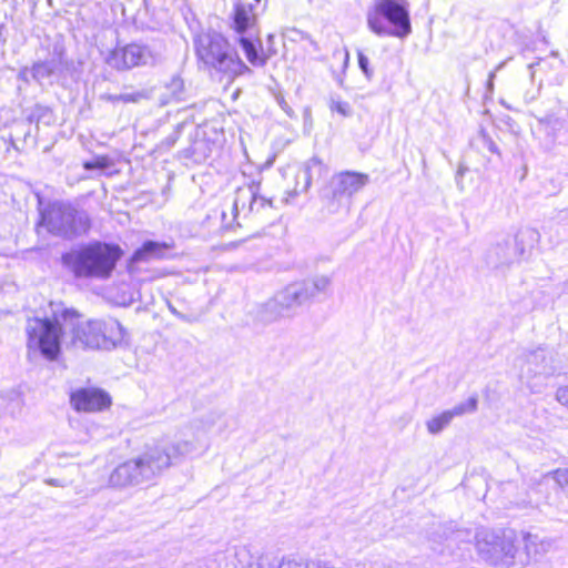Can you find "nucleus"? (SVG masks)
Segmentation results:
<instances>
[{"mask_svg": "<svg viewBox=\"0 0 568 568\" xmlns=\"http://www.w3.org/2000/svg\"><path fill=\"white\" fill-rule=\"evenodd\" d=\"M478 399L476 396L469 397L466 402L454 406L452 409L444 410L439 415L433 416L426 422L427 432L432 435L440 434L449 426L455 417L476 412Z\"/></svg>", "mask_w": 568, "mask_h": 568, "instance_id": "12", "label": "nucleus"}, {"mask_svg": "<svg viewBox=\"0 0 568 568\" xmlns=\"http://www.w3.org/2000/svg\"><path fill=\"white\" fill-rule=\"evenodd\" d=\"M366 19L368 29L378 37L404 39L412 33L410 17L404 0H374Z\"/></svg>", "mask_w": 568, "mask_h": 568, "instance_id": "7", "label": "nucleus"}, {"mask_svg": "<svg viewBox=\"0 0 568 568\" xmlns=\"http://www.w3.org/2000/svg\"><path fill=\"white\" fill-rule=\"evenodd\" d=\"M9 395L12 396V397H18V394L14 390H10Z\"/></svg>", "mask_w": 568, "mask_h": 568, "instance_id": "30", "label": "nucleus"}, {"mask_svg": "<svg viewBox=\"0 0 568 568\" xmlns=\"http://www.w3.org/2000/svg\"><path fill=\"white\" fill-rule=\"evenodd\" d=\"M196 61L204 69L233 82L237 77L251 73L250 67L233 52L229 40L217 32L200 33L194 38Z\"/></svg>", "mask_w": 568, "mask_h": 568, "instance_id": "3", "label": "nucleus"}, {"mask_svg": "<svg viewBox=\"0 0 568 568\" xmlns=\"http://www.w3.org/2000/svg\"><path fill=\"white\" fill-rule=\"evenodd\" d=\"M237 43L251 65L261 68L266 64L270 54L264 52L262 41L258 37H240Z\"/></svg>", "mask_w": 568, "mask_h": 568, "instance_id": "16", "label": "nucleus"}, {"mask_svg": "<svg viewBox=\"0 0 568 568\" xmlns=\"http://www.w3.org/2000/svg\"><path fill=\"white\" fill-rule=\"evenodd\" d=\"M518 537L511 529L491 530L481 528L475 535V546L478 556L488 565L510 568L525 566V560L518 558Z\"/></svg>", "mask_w": 568, "mask_h": 568, "instance_id": "6", "label": "nucleus"}, {"mask_svg": "<svg viewBox=\"0 0 568 568\" xmlns=\"http://www.w3.org/2000/svg\"><path fill=\"white\" fill-rule=\"evenodd\" d=\"M260 182H251L236 190L232 209L254 220H268L273 216L274 205L271 197L260 194Z\"/></svg>", "mask_w": 568, "mask_h": 568, "instance_id": "8", "label": "nucleus"}, {"mask_svg": "<svg viewBox=\"0 0 568 568\" xmlns=\"http://www.w3.org/2000/svg\"><path fill=\"white\" fill-rule=\"evenodd\" d=\"M545 477H550L561 489V491L568 497V468H558L549 471Z\"/></svg>", "mask_w": 568, "mask_h": 568, "instance_id": "21", "label": "nucleus"}, {"mask_svg": "<svg viewBox=\"0 0 568 568\" xmlns=\"http://www.w3.org/2000/svg\"><path fill=\"white\" fill-rule=\"evenodd\" d=\"M148 55L149 50L143 44H116L109 53V63L119 71H125L145 64Z\"/></svg>", "mask_w": 568, "mask_h": 568, "instance_id": "10", "label": "nucleus"}, {"mask_svg": "<svg viewBox=\"0 0 568 568\" xmlns=\"http://www.w3.org/2000/svg\"><path fill=\"white\" fill-rule=\"evenodd\" d=\"M357 60H358V65L362 69V71L367 77H371L373 71L368 68L369 62H368L367 57L363 52H357Z\"/></svg>", "mask_w": 568, "mask_h": 568, "instance_id": "24", "label": "nucleus"}, {"mask_svg": "<svg viewBox=\"0 0 568 568\" xmlns=\"http://www.w3.org/2000/svg\"><path fill=\"white\" fill-rule=\"evenodd\" d=\"M95 293L115 306H129L140 295L136 286H97Z\"/></svg>", "mask_w": 568, "mask_h": 568, "instance_id": "15", "label": "nucleus"}, {"mask_svg": "<svg viewBox=\"0 0 568 568\" xmlns=\"http://www.w3.org/2000/svg\"><path fill=\"white\" fill-rule=\"evenodd\" d=\"M174 241L170 242H156L145 241L142 245L134 251L126 263L129 272H134L138 268V264L141 262H148L150 260L164 258L168 252L174 248Z\"/></svg>", "mask_w": 568, "mask_h": 568, "instance_id": "14", "label": "nucleus"}, {"mask_svg": "<svg viewBox=\"0 0 568 568\" xmlns=\"http://www.w3.org/2000/svg\"><path fill=\"white\" fill-rule=\"evenodd\" d=\"M45 483L50 486H58V487L63 486L59 479H54V478L47 479Z\"/></svg>", "mask_w": 568, "mask_h": 568, "instance_id": "29", "label": "nucleus"}, {"mask_svg": "<svg viewBox=\"0 0 568 568\" xmlns=\"http://www.w3.org/2000/svg\"><path fill=\"white\" fill-rule=\"evenodd\" d=\"M554 373L551 356L546 349L537 348L525 354L524 364L520 367V378L526 382L531 392L540 390L537 385L531 384V379L538 376L549 377Z\"/></svg>", "mask_w": 568, "mask_h": 568, "instance_id": "9", "label": "nucleus"}, {"mask_svg": "<svg viewBox=\"0 0 568 568\" xmlns=\"http://www.w3.org/2000/svg\"><path fill=\"white\" fill-rule=\"evenodd\" d=\"M195 449L196 445L191 440L150 447L139 457L114 468L110 474L109 484L115 488H124L151 481L168 469L173 460L190 455Z\"/></svg>", "mask_w": 568, "mask_h": 568, "instance_id": "2", "label": "nucleus"}, {"mask_svg": "<svg viewBox=\"0 0 568 568\" xmlns=\"http://www.w3.org/2000/svg\"><path fill=\"white\" fill-rule=\"evenodd\" d=\"M171 312L182 318L183 321L191 322V318L184 314L179 313L173 306L169 305Z\"/></svg>", "mask_w": 568, "mask_h": 568, "instance_id": "26", "label": "nucleus"}, {"mask_svg": "<svg viewBox=\"0 0 568 568\" xmlns=\"http://www.w3.org/2000/svg\"><path fill=\"white\" fill-rule=\"evenodd\" d=\"M171 312L182 318L183 321L191 322V318L184 314L179 313L173 306L169 305Z\"/></svg>", "mask_w": 568, "mask_h": 568, "instance_id": "27", "label": "nucleus"}, {"mask_svg": "<svg viewBox=\"0 0 568 568\" xmlns=\"http://www.w3.org/2000/svg\"><path fill=\"white\" fill-rule=\"evenodd\" d=\"M325 295V286H283L260 307L256 322L270 325L291 317L297 307Z\"/></svg>", "mask_w": 568, "mask_h": 568, "instance_id": "5", "label": "nucleus"}, {"mask_svg": "<svg viewBox=\"0 0 568 568\" xmlns=\"http://www.w3.org/2000/svg\"><path fill=\"white\" fill-rule=\"evenodd\" d=\"M556 399L568 407V386L558 388Z\"/></svg>", "mask_w": 568, "mask_h": 568, "instance_id": "25", "label": "nucleus"}, {"mask_svg": "<svg viewBox=\"0 0 568 568\" xmlns=\"http://www.w3.org/2000/svg\"><path fill=\"white\" fill-rule=\"evenodd\" d=\"M171 312L182 318L183 321L191 322V318L184 314L179 313L173 306L169 305Z\"/></svg>", "mask_w": 568, "mask_h": 568, "instance_id": "28", "label": "nucleus"}, {"mask_svg": "<svg viewBox=\"0 0 568 568\" xmlns=\"http://www.w3.org/2000/svg\"><path fill=\"white\" fill-rule=\"evenodd\" d=\"M70 403L77 412L92 413L109 407L111 398L102 389L82 387L71 393Z\"/></svg>", "mask_w": 568, "mask_h": 568, "instance_id": "11", "label": "nucleus"}, {"mask_svg": "<svg viewBox=\"0 0 568 568\" xmlns=\"http://www.w3.org/2000/svg\"><path fill=\"white\" fill-rule=\"evenodd\" d=\"M284 557L277 558L272 555H262L250 562L246 568H283Z\"/></svg>", "mask_w": 568, "mask_h": 568, "instance_id": "19", "label": "nucleus"}, {"mask_svg": "<svg viewBox=\"0 0 568 568\" xmlns=\"http://www.w3.org/2000/svg\"><path fill=\"white\" fill-rule=\"evenodd\" d=\"M114 165L113 160L109 155H98L90 161L83 162L85 170H106Z\"/></svg>", "mask_w": 568, "mask_h": 568, "instance_id": "20", "label": "nucleus"}, {"mask_svg": "<svg viewBox=\"0 0 568 568\" xmlns=\"http://www.w3.org/2000/svg\"><path fill=\"white\" fill-rule=\"evenodd\" d=\"M141 98H142L141 93H131V94H120V95L111 97L110 100L113 102L135 103Z\"/></svg>", "mask_w": 568, "mask_h": 568, "instance_id": "23", "label": "nucleus"}, {"mask_svg": "<svg viewBox=\"0 0 568 568\" xmlns=\"http://www.w3.org/2000/svg\"><path fill=\"white\" fill-rule=\"evenodd\" d=\"M123 254L120 245L97 241L63 254L62 261L75 276L108 278Z\"/></svg>", "mask_w": 568, "mask_h": 568, "instance_id": "4", "label": "nucleus"}, {"mask_svg": "<svg viewBox=\"0 0 568 568\" xmlns=\"http://www.w3.org/2000/svg\"><path fill=\"white\" fill-rule=\"evenodd\" d=\"M51 315L29 318L26 326L28 348L55 361L61 351V336L71 331V344L79 348L110 349L123 339V327L114 318L80 322V314L62 304L50 303Z\"/></svg>", "mask_w": 568, "mask_h": 568, "instance_id": "1", "label": "nucleus"}, {"mask_svg": "<svg viewBox=\"0 0 568 568\" xmlns=\"http://www.w3.org/2000/svg\"><path fill=\"white\" fill-rule=\"evenodd\" d=\"M283 568H317V562L295 559L293 557H284Z\"/></svg>", "mask_w": 568, "mask_h": 568, "instance_id": "22", "label": "nucleus"}, {"mask_svg": "<svg viewBox=\"0 0 568 568\" xmlns=\"http://www.w3.org/2000/svg\"><path fill=\"white\" fill-rule=\"evenodd\" d=\"M256 23L255 16L253 14L252 7L242 3H236L233 10V30L243 34Z\"/></svg>", "mask_w": 568, "mask_h": 568, "instance_id": "18", "label": "nucleus"}, {"mask_svg": "<svg viewBox=\"0 0 568 568\" xmlns=\"http://www.w3.org/2000/svg\"><path fill=\"white\" fill-rule=\"evenodd\" d=\"M369 181L365 173L344 171L337 175L336 185L332 191L331 205L342 197H351L359 192Z\"/></svg>", "mask_w": 568, "mask_h": 568, "instance_id": "13", "label": "nucleus"}, {"mask_svg": "<svg viewBox=\"0 0 568 568\" xmlns=\"http://www.w3.org/2000/svg\"><path fill=\"white\" fill-rule=\"evenodd\" d=\"M523 542L525 557L518 554V558L525 560V565L531 557L547 554L552 547V541L550 539L541 538L539 535L531 532H523Z\"/></svg>", "mask_w": 568, "mask_h": 568, "instance_id": "17", "label": "nucleus"}]
</instances>
